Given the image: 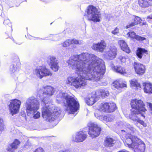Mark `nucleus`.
<instances>
[{"label":"nucleus","mask_w":152,"mask_h":152,"mask_svg":"<svg viewBox=\"0 0 152 152\" xmlns=\"http://www.w3.org/2000/svg\"><path fill=\"white\" fill-rule=\"evenodd\" d=\"M147 20L150 23H152V15H151L148 16Z\"/></svg>","instance_id":"obj_43"},{"label":"nucleus","mask_w":152,"mask_h":152,"mask_svg":"<svg viewBox=\"0 0 152 152\" xmlns=\"http://www.w3.org/2000/svg\"><path fill=\"white\" fill-rule=\"evenodd\" d=\"M126 139L124 142L125 145L129 148H132L133 144L138 140L139 139L136 136L131 134H128L125 136Z\"/></svg>","instance_id":"obj_11"},{"label":"nucleus","mask_w":152,"mask_h":152,"mask_svg":"<svg viewBox=\"0 0 152 152\" xmlns=\"http://www.w3.org/2000/svg\"><path fill=\"white\" fill-rule=\"evenodd\" d=\"M111 33L114 35H116L119 33V29L116 27L113 31Z\"/></svg>","instance_id":"obj_40"},{"label":"nucleus","mask_w":152,"mask_h":152,"mask_svg":"<svg viewBox=\"0 0 152 152\" xmlns=\"http://www.w3.org/2000/svg\"><path fill=\"white\" fill-rule=\"evenodd\" d=\"M119 152H130L128 151H127L125 150V151H120Z\"/></svg>","instance_id":"obj_50"},{"label":"nucleus","mask_w":152,"mask_h":152,"mask_svg":"<svg viewBox=\"0 0 152 152\" xmlns=\"http://www.w3.org/2000/svg\"><path fill=\"white\" fill-rule=\"evenodd\" d=\"M101 97H105V96H107L109 94V92L107 91H101Z\"/></svg>","instance_id":"obj_37"},{"label":"nucleus","mask_w":152,"mask_h":152,"mask_svg":"<svg viewBox=\"0 0 152 152\" xmlns=\"http://www.w3.org/2000/svg\"><path fill=\"white\" fill-rule=\"evenodd\" d=\"M134 65L135 71L137 74L142 75L145 73V66L143 64L134 62Z\"/></svg>","instance_id":"obj_15"},{"label":"nucleus","mask_w":152,"mask_h":152,"mask_svg":"<svg viewBox=\"0 0 152 152\" xmlns=\"http://www.w3.org/2000/svg\"><path fill=\"white\" fill-rule=\"evenodd\" d=\"M126 87V83L120 82V85L119 86V88H123V87Z\"/></svg>","instance_id":"obj_44"},{"label":"nucleus","mask_w":152,"mask_h":152,"mask_svg":"<svg viewBox=\"0 0 152 152\" xmlns=\"http://www.w3.org/2000/svg\"><path fill=\"white\" fill-rule=\"evenodd\" d=\"M10 23V21L9 19L6 20H4L3 23L4 25H7Z\"/></svg>","instance_id":"obj_45"},{"label":"nucleus","mask_w":152,"mask_h":152,"mask_svg":"<svg viewBox=\"0 0 152 152\" xmlns=\"http://www.w3.org/2000/svg\"><path fill=\"white\" fill-rule=\"evenodd\" d=\"M132 19L134 21L129 23L126 27V28H131L138 24L140 23V21H142L140 18L137 16L134 15L132 17Z\"/></svg>","instance_id":"obj_20"},{"label":"nucleus","mask_w":152,"mask_h":152,"mask_svg":"<svg viewBox=\"0 0 152 152\" xmlns=\"http://www.w3.org/2000/svg\"><path fill=\"white\" fill-rule=\"evenodd\" d=\"M58 63H55L50 65V68L54 72H57L59 69V66L58 65Z\"/></svg>","instance_id":"obj_31"},{"label":"nucleus","mask_w":152,"mask_h":152,"mask_svg":"<svg viewBox=\"0 0 152 152\" xmlns=\"http://www.w3.org/2000/svg\"><path fill=\"white\" fill-rule=\"evenodd\" d=\"M121 131H124V132H125V131H126L125 130H122Z\"/></svg>","instance_id":"obj_51"},{"label":"nucleus","mask_w":152,"mask_h":152,"mask_svg":"<svg viewBox=\"0 0 152 152\" xmlns=\"http://www.w3.org/2000/svg\"><path fill=\"white\" fill-rule=\"evenodd\" d=\"M146 105L150 108V112L152 115V104L147 102L146 103Z\"/></svg>","instance_id":"obj_39"},{"label":"nucleus","mask_w":152,"mask_h":152,"mask_svg":"<svg viewBox=\"0 0 152 152\" xmlns=\"http://www.w3.org/2000/svg\"><path fill=\"white\" fill-rule=\"evenodd\" d=\"M66 62L69 68L75 69L78 76L76 78L68 77L66 83L77 89L84 88L87 84V80L98 81L105 72L103 60L87 53L73 56Z\"/></svg>","instance_id":"obj_1"},{"label":"nucleus","mask_w":152,"mask_h":152,"mask_svg":"<svg viewBox=\"0 0 152 152\" xmlns=\"http://www.w3.org/2000/svg\"><path fill=\"white\" fill-rule=\"evenodd\" d=\"M50 37H51L52 36H53V39H52V40H54V41H55L57 39H56V35H52L51 34H50Z\"/></svg>","instance_id":"obj_48"},{"label":"nucleus","mask_w":152,"mask_h":152,"mask_svg":"<svg viewBox=\"0 0 152 152\" xmlns=\"http://www.w3.org/2000/svg\"><path fill=\"white\" fill-rule=\"evenodd\" d=\"M133 144L132 148L134 149L135 152H144L145 149V144L139 139L138 140Z\"/></svg>","instance_id":"obj_12"},{"label":"nucleus","mask_w":152,"mask_h":152,"mask_svg":"<svg viewBox=\"0 0 152 152\" xmlns=\"http://www.w3.org/2000/svg\"><path fill=\"white\" fill-rule=\"evenodd\" d=\"M131 106L132 107V112L129 117L132 120L140 124L145 126L146 124L140 120L141 117H145V114L147 110L144 107V104L141 100H132L131 101Z\"/></svg>","instance_id":"obj_2"},{"label":"nucleus","mask_w":152,"mask_h":152,"mask_svg":"<svg viewBox=\"0 0 152 152\" xmlns=\"http://www.w3.org/2000/svg\"><path fill=\"white\" fill-rule=\"evenodd\" d=\"M106 46V44L105 42L103 40H101L100 42L94 44L92 45V48L93 49L97 52H102Z\"/></svg>","instance_id":"obj_14"},{"label":"nucleus","mask_w":152,"mask_h":152,"mask_svg":"<svg viewBox=\"0 0 152 152\" xmlns=\"http://www.w3.org/2000/svg\"><path fill=\"white\" fill-rule=\"evenodd\" d=\"M127 128L129 129L132 132H134V131L135 129L131 126L129 124L126 125Z\"/></svg>","instance_id":"obj_38"},{"label":"nucleus","mask_w":152,"mask_h":152,"mask_svg":"<svg viewBox=\"0 0 152 152\" xmlns=\"http://www.w3.org/2000/svg\"><path fill=\"white\" fill-rule=\"evenodd\" d=\"M130 82L131 86L133 88L135 87L137 89H140L141 88L140 84L137 82V80H136L133 79L131 80Z\"/></svg>","instance_id":"obj_29"},{"label":"nucleus","mask_w":152,"mask_h":152,"mask_svg":"<svg viewBox=\"0 0 152 152\" xmlns=\"http://www.w3.org/2000/svg\"><path fill=\"white\" fill-rule=\"evenodd\" d=\"M39 102L34 97L32 96L28 98L26 102L25 107L27 113L34 114L33 118L35 119L38 118L40 117V113L37 112L36 113L39 108Z\"/></svg>","instance_id":"obj_5"},{"label":"nucleus","mask_w":152,"mask_h":152,"mask_svg":"<svg viewBox=\"0 0 152 152\" xmlns=\"http://www.w3.org/2000/svg\"><path fill=\"white\" fill-rule=\"evenodd\" d=\"M87 14L88 20L90 21L99 22L100 20V15L98 10L93 6H88L87 9Z\"/></svg>","instance_id":"obj_6"},{"label":"nucleus","mask_w":152,"mask_h":152,"mask_svg":"<svg viewBox=\"0 0 152 152\" xmlns=\"http://www.w3.org/2000/svg\"><path fill=\"white\" fill-rule=\"evenodd\" d=\"M110 66L112 69L116 72L122 75H124L126 73L125 69L121 66H115L113 63H111Z\"/></svg>","instance_id":"obj_18"},{"label":"nucleus","mask_w":152,"mask_h":152,"mask_svg":"<svg viewBox=\"0 0 152 152\" xmlns=\"http://www.w3.org/2000/svg\"><path fill=\"white\" fill-rule=\"evenodd\" d=\"M121 49L127 53H129L130 50L128 47L126 43L123 40H120L118 42Z\"/></svg>","instance_id":"obj_23"},{"label":"nucleus","mask_w":152,"mask_h":152,"mask_svg":"<svg viewBox=\"0 0 152 152\" xmlns=\"http://www.w3.org/2000/svg\"><path fill=\"white\" fill-rule=\"evenodd\" d=\"M127 35L129 37H130L132 38L135 39L137 40L140 41L146 39V38L145 37L136 35L134 31L129 32L127 33Z\"/></svg>","instance_id":"obj_25"},{"label":"nucleus","mask_w":152,"mask_h":152,"mask_svg":"<svg viewBox=\"0 0 152 152\" xmlns=\"http://www.w3.org/2000/svg\"><path fill=\"white\" fill-rule=\"evenodd\" d=\"M140 24V25L141 26H143L144 25H145L146 26L147 25V23L146 22H141V21H140V23H139Z\"/></svg>","instance_id":"obj_47"},{"label":"nucleus","mask_w":152,"mask_h":152,"mask_svg":"<svg viewBox=\"0 0 152 152\" xmlns=\"http://www.w3.org/2000/svg\"><path fill=\"white\" fill-rule=\"evenodd\" d=\"M116 109V105L114 103H102L98 107V110L99 111L104 112H113Z\"/></svg>","instance_id":"obj_8"},{"label":"nucleus","mask_w":152,"mask_h":152,"mask_svg":"<svg viewBox=\"0 0 152 152\" xmlns=\"http://www.w3.org/2000/svg\"><path fill=\"white\" fill-rule=\"evenodd\" d=\"M143 90L145 92L150 93L152 91V84L151 83H143Z\"/></svg>","instance_id":"obj_26"},{"label":"nucleus","mask_w":152,"mask_h":152,"mask_svg":"<svg viewBox=\"0 0 152 152\" xmlns=\"http://www.w3.org/2000/svg\"><path fill=\"white\" fill-rule=\"evenodd\" d=\"M148 54V51L144 48H138L136 50L137 56L138 58L140 59L142 58L143 55Z\"/></svg>","instance_id":"obj_22"},{"label":"nucleus","mask_w":152,"mask_h":152,"mask_svg":"<svg viewBox=\"0 0 152 152\" xmlns=\"http://www.w3.org/2000/svg\"><path fill=\"white\" fill-rule=\"evenodd\" d=\"M34 152H44V151L42 148H39L37 149Z\"/></svg>","instance_id":"obj_42"},{"label":"nucleus","mask_w":152,"mask_h":152,"mask_svg":"<svg viewBox=\"0 0 152 152\" xmlns=\"http://www.w3.org/2000/svg\"><path fill=\"white\" fill-rule=\"evenodd\" d=\"M34 73L36 76L41 79L43 77L51 75L52 74L50 70L46 67L39 66L35 69Z\"/></svg>","instance_id":"obj_10"},{"label":"nucleus","mask_w":152,"mask_h":152,"mask_svg":"<svg viewBox=\"0 0 152 152\" xmlns=\"http://www.w3.org/2000/svg\"><path fill=\"white\" fill-rule=\"evenodd\" d=\"M115 142V140L112 138H107L104 141V144L105 146L111 147L114 145Z\"/></svg>","instance_id":"obj_27"},{"label":"nucleus","mask_w":152,"mask_h":152,"mask_svg":"<svg viewBox=\"0 0 152 152\" xmlns=\"http://www.w3.org/2000/svg\"><path fill=\"white\" fill-rule=\"evenodd\" d=\"M117 49L114 46H111L110 47L109 50L106 52V55L108 58L110 60H113L116 56Z\"/></svg>","instance_id":"obj_16"},{"label":"nucleus","mask_w":152,"mask_h":152,"mask_svg":"<svg viewBox=\"0 0 152 152\" xmlns=\"http://www.w3.org/2000/svg\"><path fill=\"white\" fill-rule=\"evenodd\" d=\"M48 61L49 65L58 63L57 59L53 56H50Z\"/></svg>","instance_id":"obj_30"},{"label":"nucleus","mask_w":152,"mask_h":152,"mask_svg":"<svg viewBox=\"0 0 152 152\" xmlns=\"http://www.w3.org/2000/svg\"><path fill=\"white\" fill-rule=\"evenodd\" d=\"M58 103L63 102L66 107V110L70 113L74 114L79 110V103L74 97L67 94L60 93L57 95Z\"/></svg>","instance_id":"obj_4"},{"label":"nucleus","mask_w":152,"mask_h":152,"mask_svg":"<svg viewBox=\"0 0 152 152\" xmlns=\"http://www.w3.org/2000/svg\"><path fill=\"white\" fill-rule=\"evenodd\" d=\"M20 143V141L18 140H15L11 144L9 145L7 148V151L10 152H14L17 149Z\"/></svg>","instance_id":"obj_19"},{"label":"nucleus","mask_w":152,"mask_h":152,"mask_svg":"<svg viewBox=\"0 0 152 152\" xmlns=\"http://www.w3.org/2000/svg\"><path fill=\"white\" fill-rule=\"evenodd\" d=\"M151 93H152V91H151Z\"/></svg>","instance_id":"obj_52"},{"label":"nucleus","mask_w":152,"mask_h":152,"mask_svg":"<svg viewBox=\"0 0 152 152\" xmlns=\"http://www.w3.org/2000/svg\"><path fill=\"white\" fill-rule=\"evenodd\" d=\"M114 119L113 117V115H109L107 116H104L103 117V120L104 121H111Z\"/></svg>","instance_id":"obj_33"},{"label":"nucleus","mask_w":152,"mask_h":152,"mask_svg":"<svg viewBox=\"0 0 152 152\" xmlns=\"http://www.w3.org/2000/svg\"><path fill=\"white\" fill-rule=\"evenodd\" d=\"M89 128L88 134L93 138L98 136L100 133L101 128L95 123L90 122L88 124Z\"/></svg>","instance_id":"obj_7"},{"label":"nucleus","mask_w":152,"mask_h":152,"mask_svg":"<svg viewBox=\"0 0 152 152\" xmlns=\"http://www.w3.org/2000/svg\"><path fill=\"white\" fill-rule=\"evenodd\" d=\"M58 152H69L68 151H64L63 150H61L59 151Z\"/></svg>","instance_id":"obj_49"},{"label":"nucleus","mask_w":152,"mask_h":152,"mask_svg":"<svg viewBox=\"0 0 152 152\" xmlns=\"http://www.w3.org/2000/svg\"><path fill=\"white\" fill-rule=\"evenodd\" d=\"M54 88L50 86H47L45 88L43 96L44 97L47 95L48 96L52 95L54 92Z\"/></svg>","instance_id":"obj_21"},{"label":"nucleus","mask_w":152,"mask_h":152,"mask_svg":"<svg viewBox=\"0 0 152 152\" xmlns=\"http://www.w3.org/2000/svg\"><path fill=\"white\" fill-rule=\"evenodd\" d=\"M151 1L152 0H139V4L140 7H145L149 6Z\"/></svg>","instance_id":"obj_28"},{"label":"nucleus","mask_w":152,"mask_h":152,"mask_svg":"<svg viewBox=\"0 0 152 152\" xmlns=\"http://www.w3.org/2000/svg\"><path fill=\"white\" fill-rule=\"evenodd\" d=\"M4 122L3 119L0 118V134L4 130Z\"/></svg>","instance_id":"obj_34"},{"label":"nucleus","mask_w":152,"mask_h":152,"mask_svg":"<svg viewBox=\"0 0 152 152\" xmlns=\"http://www.w3.org/2000/svg\"><path fill=\"white\" fill-rule=\"evenodd\" d=\"M83 44V42L81 40H77L73 39L72 40H67L62 44V45L64 47H66L71 44H75L80 45Z\"/></svg>","instance_id":"obj_17"},{"label":"nucleus","mask_w":152,"mask_h":152,"mask_svg":"<svg viewBox=\"0 0 152 152\" xmlns=\"http://www.w3.org/2000/svg\"><path fill=\"white\" fill-rule=\"evenodd\" d=\"M95 116L97 118H98L99 119H100V117H101V116L99 115L98 114H97L96 112L95 113Z\"/></svg>","instance_id":"obj_46"},{"label":"nucleus","mask_w":152,"mask_h":152,"mask_svg":"<svg viewBox=\"0 0 152 152\" xmlns=\"http://www.w3.org/2000/svg\"><path fill=\"white\" fill-rule=\"evenodd\" d=\"M96 101L95 96L94 94H91L89 95L86 100V104L88 105H92Z\"/></svg>","instance_id":"obj_24"},{"label":"nucleus","mask_w":152,"mask_h":152,"mask_svg":"<svg viewBox=\"0 0 152 152\" xmlns=\"http://www.w3.org/2000/svg\"><path fill=\"white\" fill-rule=\"evenodd\" d=\"M87 137V134L84 132L80 131L73 137L72 140L76 142H82L86 139Z\"/></svg>","instance_id":"obj_13"},{"label":"nucleus","mask_w":152,"mask_h":152,"mask_svg":"<svg viewBox=\"0 0 152 152\" xmlns=\"http://www.w3.org/2000/svg\"><path fill=\"white\" fill-rule=\"evenodd\" d=\"M119 59L121 62L123 63L125 62L126 60V58L123 56H119Z\"/></svg>","instance_id":"obj_41"},{"label":"nucleus","mask_w":152,"mask_h":152,"mask_svg":"<svg viewBox=\"0 0 152 152\" xmlns=\"http://www.w3.org/2000/svg\"><path fill=\"white\" fill-rule=\"evenodd\" d=\"M20 104V101L17 99L12 100L10 102L9 105V108L12 115L16 114L18 112Z\"/></svg>","instance_id":"obj_9"},{"label":"nucleus","mask_w":152,"mask_h":152,"mask_svg":"<svg viewBox=\"0 0 152 152\" xmlns=\"http://www.w3.org/2000/svg\"><path fill=\"white\" fill-rule=\"evenodd\" d=\"M91 94H94L95 96V98L96 99V100L97 98H100L101 97V91H97L94 93H92Z\"/></svg>","instance_id":"obj_35"},{"label":"nucleus","mask_w":152,"mask_h":152,"mask_svg":"<svg viewBox=\"0 0 152 152\" xmlns=\"http://www.w3.org/2000/svg\"><path fill=\"white\" fill-rule=\"evenodd\" d=\"M119 85L120 82L117 80L114 82L112 84L113 86L117 89L119 88Z\"/></svg>","instance_id":"obj_36"},{"label":"nucleus","mask_w":152,"mask_h":152,"mask_svg":"<svg viewBox=\"0 0 152 152\" xmlns=\"http://www.w3.org/2000/svg\"><path fill=\"white\" fill-rule=\"evenodd\" d=\"M48 98H44L42 102L43 106L42 109V116L50 122L56 119L60 115L61 111L58 107L51 105Z\"/></svg>","instance_id":"obj_3"},{"label":"nucleus","mask_w":152,"mask_h":152,"mask_svg":"<svg viewBox=\"0 0 152 152\" xmlns=\"http://www.w3.org/2000/svg\"><path fill=\"white\" fill-rule=\"evenodd\" d=\"M16 64L14 63L10 66V71L11 74L15 72L17 70Z\"/></svg>","instance_id":"obj_32"}]
</instances>
